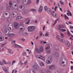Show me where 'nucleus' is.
<instances>
[{
	"label": "nucleus",
	"instance_id": "nucleus-1",
	"mask_svg": "<svg viewBox=\"0 0 73 73\" xmlns=\"http://www.w3.org/2000/svg\"><path fill=\"white\" fill-rule=\"evenodd\" d=\"M9 4L10 6H7L6 10L7 11H9L10 10L11 8L16 10L18 9V6L17 5V3L16 2H14L12 3V1H10L9 2Z\"/></svg>",
	"mask_w": 73,
	"mask_h": 73
},
{
	"label": "nucleus",
	"instance_id": "nucleus-2",
	"mask_svg": "<svg viewBox=\"0 0 73 73\" xmlns=\"http://www.w3.org/2000/svg\"><path fill=\"white\" fill-rule=\"evenodd\" d=\"M59 63L62 66H65L66 65V64H67V62L65 58H63L60 59Z\"/></svg>",
	"mask_w": 73,
	"mask_h": 73
},
{
	"label": "nucleus",
	"instance_id": "nucleus-3",
	"mask_svg": "<svg viewBox=\"0 0 73 73\" xmlns=\"http://www.w3.org/2000/svg\"><path fill=\"white\" fill-rule=\"evenodd\" d=\"M35 29H36V27H35V26H29L27 27V30L29 32H33V31L35 30Z\"/></svg>",
	"mask_w": 73,
	"mask_h": 73
},
{
	"label": "nucleus",
	"instance_id": "nucleus-4",
	"mask_svg": "<svg viewBox=\"0 0 73 73\" xmlns=\"http://www.w3.org/2000/svg\"><path fill=\"white\" fill-rule=\"evenodd\" d=\"M52 62V58L51 56L48 57L46 60V63L47 64H50Z\"/></svg>",
	"mask_w": 73,
	"mask_h": 73
},
{
	"label": "nucleus",
	"instance_id": "nucleus-5",
	"mask_svg": "<svg viewBox=\"0 0 73 73\" xmlns=\"http://www.w3.org/2000/svg\"><path fill=\"white\" fill-rule=\"evenodd\" d=\"M23 3L25 5H30L32 3L31 0H23Z\"/></svg>",
	"mask_w": 73,
	"mask_h": 73
},
{
	"label": "nucleus",
	"instance_id": "nucleus-6",
	"mask_svg": "<svg viewBox=\"0 0 73 73\" xmlns=\"http://www.w3.org/2000/svg\"><path fill=\"white\" fill-rule=\"evenodd\" d=\"M44 9L46 12H47L49 14H52V12L50 10V9L49 8H47V6H46L44 7Z\"/></svg>",
	"mask_w": 73,
	"mask_h": 73
},
{
	"label": "nucleus",
	"instance_id": "nucleus-7",
	"mask_svg": "<svg viewBox=\"0 0 73 73\" xmlns=\"http://www.w3.org/2000/svg\"><path fill=\"white\" fill-rule=\"evenodd\" d=\"M35 56L36 57V58H38L39 59H41V60H43V61H45V58H44V57L42 56L41 55H36Z\"/></svg>",
	"mask_w": 73,
	"mask_h": 73
},
{
	"label": "nucleus",
	"instance_id": "nucleus-8",
	"mask_svg": "<svg viewBox=\"0 0 73 73\" xmlns=\"http://www.w3.org/2000/svg\"><path fill=\"white\" fill-rule=\"evenodd\" d=\"M4 33L6 35H8L9 33V31H8V27H5L4 29Z\"/></svg>",
	"mask_w": 73,
	"mask_h": 73
},
{
	"label": "nucleus",
	"instance_id": "nucleus-9",
	"mask_svg": "<svg viewBox=\"0 0 73 73\" xmlns=\"http://www.w3.org/2000/svg\"><path fill=\"white\" fill-rule=\"evenodd\" d=\"M10 16V13L9 12H5L3 15V16L5 18H7V17H9Z\"/></svg>",
	"mask_w": 73,
	"mask_h": 73
},
{
	"label": "nucleus",
	"instance_id": "nucleus-10",
	"mask_svg": "<svg viewBox=\"0 0 73 73\" xmlns=\"http://www.w3.org/2000/svg\"><path fill=\"white\" fill-rule=\"evenodd\" d=\"M56 68V66L54 64H52V65H50L48 67V69L50 70H52L53 69H54Z\"/></svg>",
	"mask_w": 73,
	"mask_h": 73
},
{
	"label": "nucleus",
	"instance_id": "nucleus-11",
	"mask_svg": "<svg viewBox=\"0 0 73 73\" xmlns=\"http://www.w3.org/2000/svg\"><path fill=\"white\" fill-rule=\"evenodd\" d=\"M14 25L15 29H17L19 28V24L18 23L15 22L14 23Z\"/></svg>",
	"mask_w": 73,
	"mask_h": 73
},
{
	"label": "nucleus",
	"instance_id": "nucleus-12",
	"mask_svg": "<svg viewBox=\"0 0 73 73\" xmlns=\"http://www.w3.org/2000/svg\"><path fill=\"white\" fill-rule=\"evenodd\" d=\"M12 15L13 17H17V16L18 13H17V12H14L12 13Z\"/></svg>",
	"mask_w": 73,
	"mask_h": 73
},
{
	"label": "nucleus",
	"instance_id": "nucleus-13",
	"mask_svg": "<svg viewBox=\"0 0 73 73\" xmlns=\"http://www.w3.org/2000/svg\"><path fill=\"white\" fill-rule=\"evenodd\" d=\"M42 10H43V7L42 6H40L38 9V12L39 13L41 12L42 11Z\"/></svg>",
	"mask_w": 73,
	"mask_h": 73
},
{
	"label": "nucleus",
	"instance_id": "nucleus-14",
	"mask_svg": "<svg viewBox=\"0 0 73 73\" xmlns=\"http://www.w3.org/2000/svg\"><path fill=\"white\" fill-rule=\"evenodd\" d=\"M19 8L21 10H24L25 9V6L23 5H20L19 6Z\"/></svg>",
	"mask_w": 73,
	"mask_h": 73
},
{
	"label": "nucleus",
	"instance_id": "nucleus-15",
	"mask_svg": "<svg viewBox=\"0 0 73 73\" xmlns=\"http://www.w3.org/2000/svg\"><path fill=\"white\" fill-rule=\"evenodd\" d=\"M25 21L26 23H25V24H29L30 23V20L29 19H28V18L26 19Z\"/></svg>",
	"mask_w": 73,
	"mask_h": 73
},
{
	"label": "nucleus",
	"instance_id": "nucleus-16",
	"mask_svg": "<svg viewBox=\"0 0 73 73\" xmlns=\"http://www.w3.org/2000/svg\"><path fill=\"white\" fill-rule=\"evenodd\" d=\"M60 53L58 52H56L55 53L54 55L55 56V58H58V57H59V54Z\"/></svg>",
	"mask_w": 73,
	"mask_h": 73
},
{
	"label": "nucleus",
	"instance_id": "nucleus-17",
	"mask_svg": "<svg viewBox=\"0 0 73 73\" xmlns=\"http://www.w3.org/2000/svg\"><path fill=\"white\" fill-rule=\"evenodd\" d=\"M33 68L35 69H38V66L37 64H34L33 66Z\"/></svg>",
	"mask_w": 73,
	"mask_h": 73
},
{
	"label": "nucleus",
	"instance_id": "nucleus-18",
	"mask_svg": "<svg viewBox=\"0 0 73 73\" xmlns=\"http://www.w3.org/2000/svg\"><path fill=\"white\" fill-rule=\"evenodd\" d=\"M28 12V10H25L22 11V13L23 14V15H25Z\"/></svg>",
	"mask_w": 73,
	"mask_h": 73
},
{
	"label": "nucleus",
	"instance_id": "nucleus-19",
	"mask_svg": "<svg viewBox=\"0 0 73 73\" xmlns=\"http://www.w3.org/2000/svg\"><path fill=\"white\" fill-rule=\"evenodd\" d=\"M39 50L40 52H44V48H43V46H40L39 48Z\"/></svg>",
	"mask_w": 73,
	"mask_h": 73
},
{
	"label": "nucleus",
	"instance_id": "nucleus-20",
	"mask_svg": "<svg viewBox=\"0 0 73 73\" xmlns=\"http://www.w3.org/2000/svg\"><path fill=\"white\" fill-rule=\"evenodd\" d=\"M23 19V17L21 16H18L16 20L17 21H18L19 19Z\"/></svg>",
	"mask_w": 73,
	"mask_h": 73
},
{
	"label": "nucleus",
	"instance_id": "nucleus-21",
	"mask_svg": "<svg viewBox=\"0 0 73 73\" xmlns=\"http://www.w3.org/2000/svg\"><path fill=\"white\" fill-rule=\"evenodd\" d=\"M8 52L9 53H10V54H13V52L11 49H8Z\"/></svg>",
	"mask_w": 73,
	"mask_h": 73
},
{
	"label": "nucleus",
	"instance_id": "nucleus-22",
	"mask_svg": "<svg viewBox=\"0 0 73 73\" xmlns=\"http://www.w3.org/2000/svg\"><path fill=\"white\" fill-rule=\"evenodd\" d=\"M19 30L21 31H24L25 30V27H24V26H21V27L19 29Z\"/></svg>",
	"mask_w": 73,
	"mask_h": 73
},
{
	"label": "nucleus",
	"instance_id": "nucleus-23",
	"mask_svg": "<svg viewBox=\"0 0 73 73\" xmlns=\"http://www.w3.org/2000/svg\"><path fill=\"white\" fill-rule=\"evenodd\" d=\"M9 30H11V27L13 28V24L12 23H10L9 25Z\"/></svg>",
	"mask_w": 73,
	"mask_h": 73
},
{
	"label": "nucleus",
	"instance_id": "nucleus-24",
	"mask_svg": "<svg viewBox=\"0 0 73 73\" xmlns=\"http://www.w3.org/2000/svg\"><path fill=\"white\" fill-rule=\"evenodd\" d=\"M3 69L6 73H9L8 71V70H7V68H6L3 67Z\"/></svg>",
	"mask_w": 73,
	"mask_h": 73
},
{
	"label": "nucleus",
	"instance_id": "nucleus-25",
	"mask_svg": "<svg viewBox=\"0 0 73 73\" xmlns=\"http://www.w3.org/2000/svg\"><path fill=\"white\" fill-rule=\"evenodd\" d=\"M54 14H52V15L54 17H57V14L56 13H55L54 11H53Z\"/></svg>",
	"mask_w": 73,
	"mask_h": 73
},
{
	"label": "nucleus",
	"instance_id": "nucleus-26",
	"mask_svg": "<svg viewBox=\"0 0 73 73\" xmlns=\"http://www.w3.org/2000/svg\"><path fill=\"white\" fill-rule=\"evenodd\" d=\"M15 34H14L10 33L8 35V37H13V36H15Z\"/></svg>",
	"mask_w": 73,
	"mask_h": 73
},
{
	"label": "nucleus",
	"instance_id": "nucleus-27",
	"mask_svg": "<svg viewBox=\"0 0 73 73\" xmlns=\"http://www.w3.org/2000/svg\"><path fill=\"white\" fill-rule=\"evenodd\" d=\"M4 40V38L3 36L0 37V42H2Z\"/></svg>",
	"mask_w": 73,
	"mask_h": 73
},
{
	"label": "nucleus",
	"instance_id": "nucleus-28",
	"mask_svg": "<svg viewBox=\"0 0 73 73\" xmlns=\"http://www.w3.org/2000/svg\"><path fill=\"white\" fill-rule=\"evenodd\" d=\"M59 30H60L61 31V32H64L66 31V30L65 29H61V28L60 27L59 28Z\"/></svg>",
	"mask_w": 73,
	"mask_h": 73
},
{
	"label": "nucleus",
	"instance_id": "nucleus-29",
	"mask_svg": "<svg viewBox=\"0 0 73 73\" xmlns=\"http://www.w3.org/2000/svg\"><path fill=\"white\" fill-rule=\"evenodd\" d=\"M39 72L40 73H45V72L44 70L42 69L39 70Z\"/></svg>",
	"mask_w": 73,
	"mask_h": 73
},
{
	"label": "nucleus",
	"instance_id": "nucleus-30",
	"mask_svg": "<svg viewBox=\"0 0 73 73\" xmlns=\"http://www.w3.org/2000/svg\"><path fill=\"white\" fill-rule=\"evenodd\" d=\"M54 49H55V50H58L59 49V48H58V47L57 46H54Z\"/></svg>",
	"mask_w": 73,
	"mask_h": 73
},
{
	"label": "nucleus",
	"instance_id": "nucleus-31",
	"mask_svg": "<svg viewBox=\"0 0 73 73\" xmlns=\"http://www.w3.org/2000/svg\"><path fill=\"white\" fill-rule=\"evenodd\" d=\"M56 38L58 40H59L60 38H61V36L59 35H57L56 36Z\"/></svg>",
	"mask_w": 73,
	"mask_h": 73
},
{
	"label": "nucleus",
	"instance_id": "nucleus-32",
	"mask_svg": "<svg viewBox=\"0 0 73 73\" xmlns=\"http://www.w3.org/2000/svg\"><path fill=\"white\" fill-rule=\"evenodd\" d=\"M59 20V19H58L55 20L54 24L53 25V26H54V25H55V24H56L57 23V21H58V20Z\"/></svg>",
	"mask_w": 73,
	"mask_h": 73
},
{
	"label": "nucleus",
	"instance_id": "nucleus-33",
	"mask_svg": "<svg viewBox=\"0 0 73 73\" xmlns=\"http://www.w3.org/2000/svg\"><path fill=\"white\" fill-rule=\"evenodd\" d=\"M7 21L8 23H10L11 21V19L10 18H8L7 19Z\"/></svg>",
	"mask_w": 73,
	"mask_h": 73
},
{
	"label": "nucleus",
	"instance_id": "nucleus-34",
	"mask_svg": "<svg viewBox=\"0 0 73 73\" xmlns=\"http://www.w3.org/2000/svg\"><path fill=\"white\" fill-rule=\"evenodd\" d=\"M39 65L41 66H44V63L42 62H41L39 64Z\"/></svg>",
	"mask_w": 73,
	"mask_h": 73
},
{
	"label": "nucleus",
	"instance_id": "nucleus-35",
	"mask_svg": "<svg viewBox=\"0 0 73 73\" xmlns=\"http://www.w3.org/2000/svg\"><path fill=\"white\" fill-rule=\"evenodd\" d=\"M61 42H64L65 40H63L62 39H61V38L59 40Z\"/></svg>",
	"mask_w": 73,
	"mask_h": 73
},
{
	"label": "nucleus",
	"instance_id": "nucleus-36",
	"mask_svg": "<svg viewBox=\"0 0 73 73\" xmlns=\"http://www.w3.org/2000/svg\"><path fill=\"white\" fill-rule=\"evenodd\" d=\"M16 60H13L12 62V63H11L12 65H13L15 63H16Z\"/></svg>",
	"mask_w": 73,
	"mask_h": 73
},
{
	"label": "nucleus",
	"instance_id": "nucleus-37",
	"mask_svg": "<svg viewBox=\"0 0 73 73\" xmlns=\"http://www.w3.org/2000/svg\"><path fill=\"white\" fill-rule=\"evenodd\" d=\"M35 50L37 52H38V53H40V50H39V49H38V48H35Z\"/></svg>",
	"mask_w": 73,
	"mask_h": 73
},
{
	"label": "nucleus",
	"instance_id": "nucleus-38",
	"mask_svg": "<svg viewBox=\"0 0 73 73\" xmlns=\"http://www.w3.org/2000/svg\"><path fill=\"white\" fill-rule=\"evenodd\" d=\"M64 16L65 19L66 20V19H67V20H68L69 19V18L68 17V16H66V15H64Z\"/></svg>",
	"mask_w": 73,
	"mask_h": 73
},
{
	"label": "nucleus",
	"instance_id": "nucleus-39",
	"mask_svg": "<svg viewBox=\"0 0 73 73\" xmlns=\"http://www.w3.org/2000/svg\"><path fill=\"white\" fill-rule=\"evenodd\" d=\"M50 46H48L45 47V49L46 50H48V49H50Z\"/></svg>",
	"mask_w": 73,
	"mask_h": 73
},
{
	"label": "nucleus",
	"instance_id": "nucleus-40",
	"mask_svg": "<svg viewBox=\"0 0 73 73\" xmlns=\"http://www.w3.org/2000/svg\"><path fill=\"white\" fill-rule=\"evenodd\" d=\"M65 45L66 46H69V45H70V44H69V42H68L65 43Z\"/></svg>",
	"mask_w": 73,
	"mask_h": 73
},
{
	"label": "nucleus",
	"instance_id": "nucleus-41",
	"mask_svg": "<svg viewBox=\"0 0 73 73\" xmlns=\"http://www.w3.org/2000/svg\"><path fill=\"white\" fill-rule=\"evenodd\" d=\"M23 55L24 56H27V53L25 52H23Z\"/></svg>",
	"mask_w": 73,
	"mask_h": 73
},
{
	"label": "nucleus",
	"instance_id": "nucleus-42",
	"mask_svg": "<svg viewBox=\"0 0 73 73\" xmlns=\"http://www.w3.org/2000/svg\"><path fill=\"white\" fill-rule=\"evenodd\" d=\"M19 34L20 35H22L23 34V32L22 31H20L19 32Z\"/></svg>",
	"mask_w": 73,
	"mask_h": 73
},
{
	"label": "nucleus",
	"instance_id": "nucleus-43",
	"mask_svg": "<svg viewBox=\"0 0 73 73\" xmlns=\"http://www.w3.org/2000/svg\"><path fill=\"white\" fill-rule=\"evenodd\" d=\"M30 72L31 73H36V72L33 70H31Z\"/></svg>",
	"mask_w": 73,
	"mask_h": 73
},
{
	"label": "nucleus",
	"instance_id": "nucleus-44",
	"mask_svg": "<svg viewBox=\"0 0 73 73\" xmlns=\"http://www.w3.org/2000/svg\"><path fill=\"white\" fill-rule=\"evenodd\" d=\"M2 62L4 64H6V65H7V63L6 62V61L5 60H4L3 59L2 60Z\"/></svg>",
	"mask_w": 73,
	"mask_h": 73
},
{
	"label": "nucleus",
	"instance_id": "nucleus-45",
	"mask_svg": "<svg viewBox=\"0 0 73 73\" xmlns=\"http://www.w3.org/2000/svg\"><path fill=\"white\" fill-rule=\"evenodd\" d=\"M30 11L32 12H35L36 11V9H31L30 10Z\"/></svg>",
	"mask_w": 73,
	"mask_h": 73
},
{
	"label": "nucleus",
	"instance_id": "nucleus-46",
	"mask_svg": "<svg viewBox=\"0 0 73 73\" xmlns=\"http://www.w3.org/2000/svg\"><path fill=\"white\" fill-rule=\"evenodd\" d=\"M49 33L48 32H46L45 36H49Z\"/></svg>",
	"mask_w": 73,
	"mask_h": 73
},
{
	"label": "nucleus",
	"instance_id": "nucleus-47",
	"mask_svg": "<svg viewBox=\"0 0 73 73\" xmlns=\"http://www.w3.org/2000/svg\"><path fill=\"white\" fill-rule=\"evenodd\" d=\"M60 3L62 4V5H64L65 4V3L62 1H60Z\"/></svg>",
	"mask_w": 73,
	"mask_h": 73
},
{
	"label": "nucleus",
	"instance_id": "nucleus-48",
	"mask_svg": "<svg viewBox=\"0 0 73 73\" xmlns=\"http://www.w3.org/2000/svg\"><path fill=\"white\" fill-rule=\"evenodd\" d=\"M20 25H21V27H23V26H24V23H20Z\"/></svg>",
	"mask_w": 73,
	"mask_h": 73
},
{
	"label": "nucleus",
	"instance_id": "nucleus-49",
	"mask_svg": "<svg viewBox=\"0 0 73 73\" xmlns=\"http://www.w3.org/2000/svg\"><path fill=\"white\" fill-rule=\"evenodd\" d=\"M24 64H25V65H26L28 64V62L27 61H25L24 62Z\"/></svg>",
	"mask_w": 73,
	"mask_h": 73
},
{
	"label": "nucleus",
	"instance_id": "nucleus-50",
	"mask_svg": "<svg viewBox=\"0 0 73 73\" xmlns=\"http://www.w3.org/2000/svg\"><path fill=\"white\" fill-rule=\"evenodd\" d=\"M39 34L40 36H42V35H43L42 32H40Z\"/></svg>",
	"mask_w": 73,
	"mask_h": 73
},
{
	"label": "nucleus",
	"instance_id": "nucleus-51",
	"mask_svg": "<svg viewBox=\"0 0 73 73\" xmlns=\"http://www.w3.org/2000/svg\"><path fill=\"white\" fill-rule=\"evenodd\" d=\"M23 35L25 36H28V33H25L23 34Z\"/></svg>",
	"mask_w": 73,
	"mask_h": 73
},
{
	"label": "nucleus",
	"instance_id": "nucleus-52",
	"mask_svg": "<svg viewBox=\"0 0 73 73\" xmlns=\"http://www.w3.org/2000/svg\"><path fill=\"white\" fill-rule=\"evenodd\" d=\"M47 54H50V51L49 50H48L47 51Z\"/></svg>",
	"mask_w": 73,
	"mask_h": 73
},
{
	"label": "nucleus",
	"instance_id": "nucleus-53",
	"mask_svg": "<svg viewBox=\"0 0 73 73\" xmlns=\"http://www.w3.org/2000/svg\"><path fill=\"white\" fill-rule=\"evenodd\" d=\"M57 7L56 6H55V8H54V10L55 12H56V10H57Z\"/></svg>",
	"mask_w": 73,
	"mask_h": 73
},
{
	"label": "nucleus",
	"instance_id": "nucleus-54",
	"mask_svg": "<svg viewBox=\"0 0 73 73\" xmlns=\"http://www.w3.org/2000/svg\"><path fill=\"white\" fill-rule=\"evenodd\" d=\"M17 48H23V47H22L21 46L19 45H18V46Z\"/></svg>",
	"mask_w": 73,
	"mask_h": 73
},
{
	"label": "nucleus",
	"instance_id": "nucleus-55",
	"mask_svg": "<svg viewBox=\"0 0 73 73\" xmlns=\"http://www.w3.org/2000/svg\"><path fill=\"white\" fill-rule=\"evenodd\" d=\"M40 0H37L36 1V4H38V3H39V1Z\"/></svg>",
	"mask_w": 73,
	"mask_h": 73
},
{
	"label": "nucleus",
	"instance_id": "nucleus-56",
	"mask_svg": "<svg viewBox=\"0 0 73 73\" xmlns=\"http://www.w3.org/2000/svg\"><path fill=\"white\" fill-rule=\"evenodd\" d=\"M70 28L71 29H73V26H72V25H70Z\"/></svg>",
	"mask_w": 73,
	"mask_h": 73
},
{
	"label": "nucleus",
	"instance_id": "nucleus-57",
	"mask_svg": "<svg viewBox=\"0 0 73 73\" xmlns=\"http://www.w3.org/2000/svg\"><path fill=\"white\" fill-rule=\"evenodd\" d=\"M7 64L9 65H10V64H11V62L10 61H8L7 62Z\"/></svg>",
	"mask_w": 73,
	"mask_h": 73
},
{
	"label": "nucleus",
	"instance_id": "nucleus-58",
	"mask_svg": "<svg viewBox=\"0 0 73 73\" xmlns=\"http://www.w3.org/2000/svg\"><path fill=\"white\" fill-rule=\"evenodd\" d=\"M5 44H6V43H5L2 44L1 45L2 47H4V45H5Z\"/></svg>",
	"mask_w": 73,
	"mask_h": 73
},
{
	"label": "nucleus",
	"instance_id": "nucleus-59",
	"mask_svg": "<svg viewBox=\"0 0 73 73\" xmlns=\"http://www.w3.org/2000/svg\"><path fill=\"white\" fill-rule=\"evenodd\" d=\"M18 45L16 44H14V46H15V47H16L17 48L18 47Z\"/></svg>",
	"mask_w": 73,
	"mask_h": 73
},
{
	"label": "nucleus",
	"instance_id": "nucleus-60",
	"mask_svg": "<svg viewBox=\"0 0 73 73\" xmlns=\"http://www.w3.org/2000/svg\"><path fill=\"white\" fill-rule=\"evenodd\" d=\"M60 35L61 36H62V37H64V34H63L61 33L60 34Z\"/></svg>",
	"mask_w": 73,
	"mask_h": 73
},
{
	"label": "nucleus",
	"instance_id": "nucleus-61",
	"mask_svg": "<svg viewBox=\"0 0 73 73\" xmlns=\"http://www.w3.org/2000/svg\"><path fill=\"white\" fill-rule=\"evenodd\" d=\"M17 3H19L20 2V0H16Z\"/></svg>",
	"mask_w": 73,
	"mask_h": 73
},
{
	"label": "nucleus",
	"instance_id": "nucleus-62",
	"mask_svg": "<svg viewBox=\"0 0 73 73\" xmlns=\"http://www.w3.org/2000/svg\"><path fill=\"white\" fill-rule=\"evenodd\" d=\"M46 73H51L48 70H47L46 71Z\"/></svg>",
	"mask_w": 73,
	"mask_h": 73
},
{
	"label": "nucleus",
	"instance_id": "nucleus-63",
	"mask_svg": "<svg viewBox=\"0 0 73 73\" xmlns=\"http://www.w3.org/2000/svg\"><path fill=\"white\" fill-rule=\"evenodd\" d=\"M0 65H3V63L0 61Z\"/></svg>",
	"mask_w": 73,
	"mask_h": 73
},
{
	"label": "nucleus",
	"instance_id": "nucleus-64",
	"mask_svg": "<svg viewBox=\"0 0 73 73\" xmlns=\"http://www.w3.org/2000/svg\"><path fill=\"white\" fill-rule=\"evenodd\" d=\"M71 70H73V66H71Z\"/></svg>",
	"mask_w": 73,
	"mask_h": 73
}]
</instances>
